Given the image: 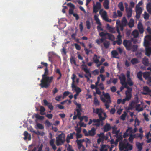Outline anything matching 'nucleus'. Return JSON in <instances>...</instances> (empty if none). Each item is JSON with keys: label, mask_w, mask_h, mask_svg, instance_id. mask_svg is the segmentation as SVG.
<instances>
[{"label": "nucleus", "mask_w": 151, "mask_h": 151, "mask_svg": "<svg viewBox=\"0 0 151 151\" xmlns=\"http://www.w3.org/2000/svg\"><path fill=\"white\" fill-rule=\"evenodd\" d=\"M147 30L150 34L146 36L144 38V45L145 47L146 55L149 56L151 54V42L149 41H151V29L148 27Z\"/></svg>", "instance_id": "1"}, {"label": "nucleus", "mask_w": 151, "mask_h": 151, "mask_svg": "<svg viewBox=\"0 0 151 151\" xmlns=\"http://www.w3.org/2000/svg\"><path fill=\"white\" fill-rule=\"evenodd\" d=\"M44 74L42 75V78L41 80V83L40 86L42 88H46L50 85V83L52 82L53 79L52 76L48 77L47 76L48 74V70L47 68L45 69Z\"/></svg>", "instance_id": "2"}, {"label": "nucleus", "mask_w": 151, "mask_h": 151, "mask_svg": "<svg viewBox=\"0 0 151 151\" xmlns=\"http://www.w3.org/2000/svg\"><path fill=\"white\" fill-rule=\"evenodd\" d=\"M119 148L120 151H129L132 150L133 146L132 145L129 144L127 141L124 139L123 141L119 142ZM117 150L115 149L113 151H117Z\"/></svg>", "instance_id": "3"}, {"label": "nucleus", "mask_w": 151, "mask_h": 151, "mask_svg": "<svg viewBox=\"0 0 151 151\" xmlns=\"http://www.w3.org/2000/svg\"><path fill=\"white\" fill-rule=\"evenodd\" d=\"M127 24V21L125 18L123 17L122 21V22L121 24H118L117 25V31L119 33L117 36L118 40L117 41V43L119 45L122 43V40L121 39V36L120 35V33L119 32V29L122 30L123 29V27L125 26Z\"/></svg>", "instance_id": "4"}, {"label": "nucleus", "mask_w": 151, "mask_h": 151, "mask_svg": "<svg viewBox=\"0 0 151 151\" xmlns=\"http://www.w3.org/2000/svg\"><path fill=\"white\" fill-rule=\"evenodd\" d=\"M102 94L100 96V99L103 102L105 103L106 108L108 109L109 106V104L111 103L110 96L108 93H105L104 92H102Z\"/></svg>", "instance_id": "5"}, {"label": "nucleus", "mask_w": 151, "mask_h": 151, "mask_svg": "<svg viewBox=\"0 0 151 151\" xmlns=\"http://www.w3.org/2000/svg\"><path fill=\"white\" fill-rule=\"evenodd\" d=\"M93 112L98 115L99 119L101 120H105L107 117L106 113L101 108H93Z\"/></svg>", "instance_id": "6"}, {"label": "nucleus", "mask_w": 151, "mask_h": 151, "mask_svg": "<svg viewBox=\"0 0 151 151\" xmlns=\"http://www.w3.org/2000/svg\"><path fill=\"white\" fill-rule=\"evenodd\" d=\"M123 44L126 48L128 50H131L134 51L137 50V46L136 45H132L131 42L129 41L124 40Z\"/></svg>", "instance_id": "7"}, {"label": "nucleus", "mask_w": 151, "mask_h": 151, "mask_svg": "<svg viewBox=\"0 0 151 151\" xmlns=\"http://www.w3.org/2000/svg\"><path fill=\"white\" fill-rule=\"evenodd\" d=\"M65 141V134L61 133L56 137V143L57 146L61 145H63Z\"/></svg>", "instance_id": "8"}, {"label": "nucleus", "mask_w": 151, "mask_h": 151, "mask_svg": "<svg viewBox=\"0 0 151 151\" xmlns=\"http://www.w3.org/2000/svg\"><path fill=\"white\" fill-rule=\"evenodd\" d=\"M99 14L103 20L108 21V15L106 12L103 9H100L99 11Z\"/></svg>", "instance_id": "9"}, {"label": "nucleus", "mask_w": 151, "mask_h": 151, "mask_svg": "<svg viewBox=\"0 0 151 151\" xmlns=\"http://www.w3.org/2000/svg\"><path fill=\"white\" fill-rule=\"evenodd\" d=\"M137 131V129L136 127L134 128L133 129H132V128L129 127L124 134L123 136L124 137H125L131 134L135 133Z\"/></svg>", "instance_id": "10"}, {"label": "nucleus", "mask_w": 151, "mask_h": 151, "mask_svg": "<svg viewBox=\"0 0 151 151\" xmlns=\"http://www.w3.org/2000/svg\"><path fill=\"white\" fill-rule=\"evenodd\" d=\"M101 3L99 2H97L96 4H94V2H93V12L96 13L99 10L101 9Z\"/></svg>", "instance_id": "11"}, {"label": "nucleus", "mask_w": 151, "mask_h": 151, "mask_svg": "<svg viewBox=\"0 0 151 151\" xmlns=\"http://www.w3.org/2000/svg\"><path fill=\"white\" fill-rule=\"evenodd\" d=\"M119 78L120 81L122 85L126 86L127 85V83L126 81V78L125 75L122 74L119 76Z\"/></svg>", "instance_id": "12"}, {"label": "nucleus", "mask_w": 151, "mask_h": 151, "mask_svg": "<svg viewBox=\"0 0 151 151\" xmlns=\"http://www.w3.org/2000/svg\"><path fill=\"white\" fill-rule=\"evenodd\" d=\"M150 73L148 72H145L143 73V76L144 78L147 80V83L149 84L150 83H151V77H150Z\"/></svg>", "instance_id": "13"}, {"label": "nucleus", "mask_w": 151, "mask_h": 151, "mask_svg": "<svg viewBox=\"0 0 151 151\" xmlns=\"http://www.w3.org/2000/svg\"><path fill=\"white\" fill-rule=\"evenodd\" d=\"M136 17L137 18H139L140 15L142 12V8L139 6L138 5L136 6Z\"/></svg>", "instance_id": "14"}, {"label": "nucleus", "mask_w": 151, "mask_h": 151, "mask_svg": "<svg viewBox=\"0 0 151 151\" xmlns=\"http://www.w3.org/2000/svg\"><path fill=\"white\" fill-rule=\"evenodd\" d=\"M137 27L140 33L141 34L143 33L144 32V29L141 22L140 21L139 22Z\"/></svg>", "instance_id": "15"}, {"label": "nucleus", "mask_w": 151, "mask_h": 151, "mask_svg": "<svg viewBox=\"0 0 151 151\" xmlns=\"http://www.w3.org/2000/svg\"><path fill=\"white\" fill-rule=\"evenodd\" d=\"M101 121L100 119H94L93 120V125L96 126H98L101 124L102 125V122Z\"/></svg>", "instance_id": "16"}, {"label": "nucleus", "mask_w": 151, "mask_h": 151, "mask_svg": "<svg viewBox=\"0 0 151 151\" xmlns=\"http://www.w3.org/2000/svg\"><path fill=\"white\" fill-rule=\"evenodd\" d=\"M72 90L75 91L76 93L79 94L81 91V89L79 87L77 86L75 84L72 85Z\"/></svg>", "instance_id": "17"}, {"label": "nucleus", "mask_w": 151, "mask_h": 151, "mask_svg": "<svg viewBox=\"0 0 151 151\" xmlns=\"http://www.w3.org/2000/svg\"><path fill=\"white\" fill-rule=\"evenodd\" d=\"M132 89H129V90H127L126 91V97L125 98L127 99V100H129L130 99L131 95V92L132 91Z\"/></svg>", "instance_id": "18"}, {"label": "nucleus", "mask_w": 151, "mask_h": 151, "mask_svg": "<svg viewBox=\"0 0 151 151\" xmlns=\"http://www.w3.org/2000/svg\"><path fill=\"white\" fill-rule=\"evenodd\" d=\"M67 5L69 6L70 8L69 10V13L70 14H73L74 13H73V10L75 9L74 5L71 3H68Z\"/></svg>", "instance_id": "19"}, {"label": "nucleus", "mask_w": 151, "mask_h": 151, "mask_svg": "<svg viewBox=\"0 0 151 151\" xmlns=\"http://www.w3.org/2000/svg\"><path fill=\"white\" fill-rule=\"evenodd\" d=\"M93 60L94 62L96 64V65L97 67H99L102 64V63L99 61V58H97L96 55H95Z\"/></svg>", "instance_id": "20"}, {"label": "nucleus", "mask_w": 151, "mask_h": 151, "mask_svg": "<svg viewBox=\"0 0 151 151\" xmlns=\"http://www.w3.org/2000/svg\"><path fill=\"white\" fill-rule=\"evenodd\" d=\"M138 102V100L135 101H132L129 105L128 109H131L133 108L136 107L137 105V104Z\"/></svg>", "instance_id": "21"}, {"label": "nucleus", "mask_w": 151, "mask_h": 151, "mask_svg": "<svg viewBox=\"0 0 151 151\" xmlns=\"http://www.w3.org/2000/svg\"><path fill=\"white\" fill-rule=\"evenodd\" d=\"M99 138L97 140V143L99 144L100 142H102L104 140V133H101L98 134Z\"/></svg>", "instance_id": "22"}, {"label": "nucleus", "mask_w": 151, "mask_h": 151, "mask_svg": "<svg viewBox=\"0 0 151 151\" xmlns=\"http://www.w3.org/2000/svg\"><path fill=\"white\" fill-rule=\"evenodd\" d=\"M55 142V139H51L49 141V143L50 145L52 147V148L54 150H55L56 149V145L54 144Z\"/></svg>", "instance_id": "23"}, {"label": "nucleus", "mask_w": 151, "mask_h": 151, "mask_svg": "<svg viewBox=\"0 0 151 151\" xmlns=\"http://www.w3.org/2000/svg\"><path fill=\"white\" fill-rule=\"evenodd\" d=\"M109 148V146L107 145H103L101 146L100 150V151H107Z\"/></svg>", "instance_id": "24"}, {"label": "nucleus", "mask_w": 151, "mask_h": 151, "mask_svg": "<svg viewBox=\"0 0 151 151\" xmlns=\"http://www.w3.org/2000/svg\"><path fill=\"white\" fill-rule=\"evenodd\" d=\"M24 135L25 136V137L24 138V139L26 140L27 139H28L29 140H31V135H30L29 134V133L25 131L24 132Z\"/></svg>", "instance_id": "25"}, {"label": "nucleus", "mask_w": 151, "mask_h": 151, "mask_svg": "<svg viewBox=\"0 0 151 151\" xmlns=\"http://www.w3.org/2000/svg\"><path fill=\"white\" fill-rule=\"evenodd\" d=\"M150 91L147 87L145 86L144 87L143 92L142 93L143 94H146L149 92H150Z\"/></svg>", "instance_id": "26"}, {"label": "nucleus", "mask_w": 151, "mask_h": 151, "mask_svg": "<svg viewBox=\"0 0 151 151\" xmlns=\"http://www.w3.org/2000/svg\"><path fill=\"white\" fill-rule=\"evenodd\" d=\"M94 19L97 24H100V21L99 18V15L95 14L94 16Z\"/></svg>", "instance_id": "27"}, {"label": "nucleus", "mask_w": 151, "mask_h": 151, "mask_svg": "<svg viewBox=\"0 0 151 151\" xmlns=\"http://www.w3.org/2000/svg\"><path fill=\"white\" fill-rule=\"evenodd\" d=\"M109 2L108 0H105L103 3V6L106 9H108L109 8Z\"/></svg>", "instance_id": "28"}, {"label": "nucleus", "mask_w": 151, "mask_h": 151, "mask_svg": "<svg viewBox=\"0 0 151 151\" xmlns=\"http://www.w3.org/2000/svg\"><path fill=\"white\" fill-rule=\"evenodd\" d=\"M73 134L70 133L67 136L66 139V141L68 143L69 142L70 140V139H72L73 138Z\"/></svg>", "instance_id": "29"}, {"label": "nucleus", "mask_w": 151, "mask_h": 151, "mask_svg": "<svg viewBox=\"0 0 151 151\" xmlns=\"http://www.w3.org/2000/svg\"><path fill=\"white\" fill-rule=\"evenodd\" d=\"M143 144L142 143H140L139 142H137L136 143V146L137 147L139 150L140 151L142 149V146Z\"/></svg>", "instance_id": "30"}, {"label": "nucleus", "mask_w": 151, "mask_h": 151, "mask_svg": "<svg viewBox=\"0 0 151 151\" xmlns=\"http://www.w3.org/2000/svg\"><path fill=\"white\" fill-rule=\"evenodd\" d=\"M95 134V129L94 128H92L91 130L88 132V136H93Z\"/></svg>", "instance_id": "31"}, {"label": "nucleus", "mask_w": 151, "mask_h": 151, "mask_svg": "<svg viewBox=\"0 0 151 151\" xmlns=\"http://www.w3.org/2000/svg\"><path fill=\"white\" fill-rule=\"evenodd\" d=\"M81 109L80 108L77 109L76 111L75 112V114H76L77 116L78 117H81L80 116L81 114Z\"/></svg>", "instance_id": "32"}, {"label": "nucleus", "mask_w": 151, "mask_h": 151, "mask_svg": "<svg viewBox=\"0 0 151 151\" xmlns=\"http://www.w3.org/2000/svg\"><path fill=\"white\" fill-rule=\"evenodd\" d=\"M139 35V32L137 30H134L132 33V35L135 38L137 37H138Z\"/></svg>", "instance_id": "33"}, {"label": "nucleus", "mask_w": 151, "mask_h": 151, "mask_svg": "<svg viewBox=\"0 0 151 151\" xmlns=\"http://www.w3.org/2000/svg\"><path fill=\"white\" fill-rule=\"evenodd\" d=\"M85 73V77L87 78L88 81L89 80V78L91 77V75L89 72V70Z\"/></svg>", "instance_id": "34"}, {"label": "nucleus", "mask_w": 151, "mask_h": 151, "mask_svg": "<svg viewBox=\"0 0 151 151\" xmlns=\"http://www.w3.org/2000/svg\"><path fill=\"white\" fill-rule=\"evenodd\" d=\"M104 130L105 131H107L109 130L111 128V127L110 124H106L104 127Z\"/></svg>", "instance_id": "35"}, {"label": "nucleus", "mask_w": 151, "mask_h": 151, "mask_svg": "<svg viewBox=\"0 0 151 151\" xmlns=\"http://www.w3.org/2000/svg\"><path fill=\"white\" fill-rule=\"evenodd\" d=\"M127 16L128 17H130L132 14V10L131 8L126 10Z\"/></svg>", "instance_id": "36"}, {"label": "nucleus", "mask_w": 151, "mask_h": 151, "mask_svg": "<svg viewBox=\"0 0 151 151\" xmlns=\"http://www.w3.org/2000/svg\"><path fill=\"white\" fill-rule=\"evenodd\" d=\"M146 137L147 139V142H151V133H148L146 135Z\"/></svg>", "instance_id": "37"}, {"label": "nucleus", "mask_w": 151, "mask_h": 151, "mask_svg": "<svg viewBox=\"0 0 151 151\" xmlns=\"http://www.w3.org/2000/svg\"><path fill=\"white\" fill-rule=\"evenodd\" d=\"M136 110L138 111L139 112L143 110V109L142 107L141 106L140 104H137L136 106Z\"/></svg>", "instance_id": "38"}, {"label": "nucleus", "mask_w": 151, "mask_h": 151, "mask_svg": "<svg viewBox=\"0 0 151 151\" xmlns=\"http://www.w3.org/2000/svg\"><path fill=\"white\" fill-rule=\"evenodd\" d=\"M104 41V39L103 38H99L96 40L95 42L98 45H100Z\"/></svg>", "instance_id": "39"}, {"label": "nucleus", "mask_w": 151, "mask_h": 151, "mask_svg": "<svg viewBox=\"0 0 151 151\" xmlns=\"http://www.w3.org/2000/svg\"><path fill=\"white\" fill-rule=\"evenodd\" d=\"M45 108L42 106H41L40 107V114L41 115H43L45 114V113L44 112L45 111Z\"/></svg>", "instance_id": "40"}, {"label": "nucleus", "mask_w": 151, "mask_h": 151, "mask_svg": "<svg viewBox=\"0 0 151 151\" xmlns=\"http://www.w3.org/2000/svg\"><path fill=\"white\" fill-rule=\"evenodd\" d=\"M128 25L130 27H132L134 26V21L132 19H131L128 24Z\"/></svg>", "instance_id": "41"}, {"label": "nucleus", "mask_w": 151, "mask_h": 151, "mask_svg": "<svg viewBox=\"0 0 151 151\" xmlns=\"http://www.w3.org/2000/svg\"><path fill=\"white\" fill-rule=\"evenodd\" d=\"M81 68L85 72H87V71L89 70V69H88L87 67L85 65H81Z\"/></svg>", "instance_id": "42"}, {"label": "nucleus", "mask_w": 151, "mask_h": 151, "mask_svg": "<svg viewBox=\"0 0 151 151\" xmlns=\"http://www.w3.org/2000/svg\"><path fill=\"white\" fill-rule=\"evenodd\" d=\"M35 127L36 129H42L44 128L42 124L40 123H37Z\"/></svg>", "instance_id": "43"}, {"label": "nucleus", "mask_w": 151, "mask_h": 151, "mask_svg": "<svg viewBox=\"0 0 151 151\" xmlns=\"http://www.w3.org/2000/svg\"><path fill=\"white\" fill-rule=\"evenodd\" d=\"M107 37H108L109 39L112 40H114L115 39L114 36L111 34H110L109 33L107 34Z\"/></svg>", "instance_id": "44"}, {"label": "nucleus", "mask_w": 151, "mask_h": 151, "mask_svg": "<svg viewBox=\"0 0 151 151\" xmlns=\"http://www.w3.org/2000/svg\"><path fill=\"white\" fill-rule=\"evenodd\" d=\"M135 138H139L140 139H142L143 136V134H136L134 135Z\"/></svg>", "instance_id": "45"}, {"label": "nucleus", "mask_w": 151, "mask_h": 151, "mask_svg": "<svg viewBox=\"0 0 151 151\" xmlns=\"http://www.w3.org/2000/svg\"><path fill=\"white\" fill-rule=\"evenodd\" d=\"M118 6L121 11H123L124 10V7L122 2H120Z\"/></svg>", "instance_id": "46"}, {"label": "nucleus", "mask_w": 151, "mask_h": 151, "mask_svg": "<svg viewBox=\"0 0 151 151\" xmlns=\"http://www.w3.org/2000/svg\"><path fill=\"white\" fill-rule=\"evenodd\" d=\"M104 45L105 47L107 48H108L109 45V42L107 41H105L104 42Z\"/></svg>", "instance_id": "47"}, {"label": "nucleus", "mask_w": 151, "mask_h": 151, "mask_svg": "<svg viewBox=\"0 0 151 151\" xmlns=\"http://www.w3.org/2000/svg\"><path fill=\"white\" fill-rule=\"evenodd\" d=\"M72 76L71 77V79L72 80V85H74L75 84V83L76 82V81L75 80V79H76V75L74 74H73L72 75Z\"/></svg>", "instance_id": "48"}, {"label": "nucleus", "mask_w": 151, "mask_h": 151, "mask_svg": "<svg viewBox=\"0 0 151 151\" xmlns=\"http://www.w3.org/2000/svg\"><path fill=\"white\" fill-rule=\"evenodd\" d=\"M108 33L105 32H102L101 33H99V34L100 36L101 37H107Z\"/></svg>", "instance_id": "49"}, {"label": "nucleus", "mask_w": 151, "mask_h": 151, "mask_svg": "<svg viewBox=\"0 0 151 151\" xmlns=\"http://www.w3.org/2000/svg\"><path fill=\"white\" fill-rule=\"evenodd\" d=\"M98 25L97 26V28L98 31L99 32L100 31L103 30V29L101 27L102 24L101 23L100 24H97Z\"/></svg>", "instance_id": "50"}, {"label": "nucleus", "mask_w": 151, "mask_h": 151, "mask_svg": "<svg viewBox=\"0 0 151 151\" xmlns=\"http://www.w3.org/2000/svg\"><path fill=\"white\" fill-rule=\"evenodd\" d=\"M143 63L145 65H148V61L147 59L145 58L143 59Z\"/></svg>", "instance_id": "51"}, {"label": "nucleus", "mask_w": 151, "mask_h": 151, "mask_svg": "<svg viewBox=\"0 0 151 151\" xmlns=\"http://www.w3.org/2000/svg\"><path fill=\"white\" fill-rule=\"evenodd\" d=\"M131 62L132 64H134L138 63L139 62V60L136 58H133Z\"/></svg>", "instance_id": "52"}, {"label": "nucleus", "mask_w": 151, "mask_h": 151, "mask_svg": "<svg viewBox=\"0 0 151 151\" xmlns=\"http://www.w3.org/2000/svg\"><path fill=\"white\" fill-rule=\"evenodd\" d=\"M147 8L148 12L151 13V4L149 3L147 5Z\"/></svg>", "instance_id": "53"}, {"label": "nucleus", "mask_w": 151, "mask_h": 151, "mask_svg": "<svg viewBox=\"0 0 151 151\" xmlns=\"http://www.w3.org/2000/svg\"><path fill=\"white\" fill-rule=\"evenodd\" d=\"M119 132V131L117 130L116 127H113L112 128V133L113 134H117Z\"/></svg>", "instance_id": "54"}, {"label": "nucleus", "mask_w": 151, "mask_h": 151, "mask_svg": "<svg viewBox=\"0 0 151 151\" xmlns=\"http://www.w3.org/2000/svg\"><path fill=\"white\" fill-rule=\"evenodd\" d=\"M70 62L72 64H74V65L76 64V61L75 58L73 57H71L70 58Z\"/></svg>", "instance_id": "55"}, {"label": "nucleus", "mask_w": 151, "mask_h": 151, "mask_svg": "<svg viewBox=\"0 0 151 151\" xmlns=\"http://www.w3.org/2000/svg\"><path fill=\"white\" fill-rule=\"evenodd\" d=\"M35 117L38 119L42 120H43L44 119V117L40 116L38 114H36L35 115Z\"/></svg>", "instance_id": "56"}, {"label": "nucleus", "mask_w": 151, "mask_h": 151, "mask_svg": "<svg viewBox=\"0 0 151 151\" xmlns=\"http://www.w3.org/2000/svg\"><path fill=\"white\" fill-rule=\"evenodd\" d=\"M94 104L96 106L99 105V102L96 97L94 99Z\"/></svg>", "instance_id": "57"}, {"label": "nucleus", "mask_w": 151, "mask_h": 151, "mask_svg": "<svg viewBox=\"0 0 151 151\" xmlns=\"http://www.w3.org/2000/svg\"><path fill=\"white\" fill-rule=\"evenodd\" d=\"M111 53L113 57L116 58H117L116 56L118 55V53L115 50L112 51Z\"/></svg>", "instance_id": "58"}, {"label": "nucleus", "mask_w": 151, "mask_h": 151, "mask_svg": "<svg viewBox=\"0 0 151 151\" xmlns=\"http://www.w3.org/2000/svg\"><path fill=\"white\" fill-rule=\"evenodd\" d=\"M134 138H135L134 135H130V137L129 138V140L130 142H132Z\"/></svg>", "instance_id": "59"}, {"label": "nucleus", "mask_w": 151, "mask_h": 151, "mask_svg": "<svg viewBox=\"0 0 151 151\" xmlns=\"http://www.w3.org/2000/svg\"><path fill=\"white\" fill-rule=\"evenodd\" d=\"M79 119L81 121L82 120L84 119L86 122H87L88 120V118L86 116H83L82 117H79Z\"/></svg>", "instance_id": "60"}, {"label": "nucleus", "mask_w": 151, "mask_h": 151, "mask_svg": "<svg viewBox=\"0 0 151 151\" xmlns=\"http://www.w3.org/2000/svg\"><path fill=\"white\" fill-rule=\"evenodd\" d=\"M78 127V124H77V126L75 127V129L77 132V133H80L81 131V129L80 128Z\"/></svg>", "instance_id": "61"}, {"label": "nucleus", "mask_w": 151, "mask_h": 151, "mask_svg": "<svg viewBox=\"0 0 151 151\" xmlns=\"http://www.w3.org/2000/svg\"><path fill=\"white\" fill-rule=\"evenodd\" d=\"M85 142L86 143V146H87L88 145L90 144L91 143L90 140L87 138H85Z\"/></svg>", "instance_id": "62"}, {"label": "nucleus", "mask_w": 151, "mask_h": 151, "mask_svg": "<svg viewBox=\"0 0 151 151\" xmlns=\"http://www.w3.org/2000/svg\"><path fill=\"white\" fill-rule=\"evenodd\" d=\"M70 93L69 91H65L63 93V95L62 97L63 99H64L65 97L67 96Z\"/></svg>", "instance_id": "63"}, {"label": "nucleus", "mask_w": 151, "mask_h": 151, "mask_svg": "<svg viewBox=\"0 0 151 151\" xmlns=\"http://www.w3.org/2000/svg\"><path fill=\"white\" fill-rule=\"evenodd\" d=\"M143 16L144 19H147L149 17V14L146 12H145L144 14L143 15Z\"/></svg>", "instance_id": "64"}]
</instances>
